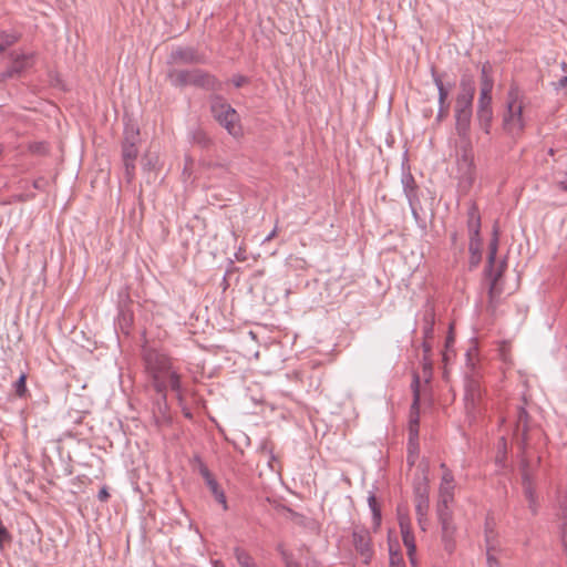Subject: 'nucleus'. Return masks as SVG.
I'll list each match as a JSON object with an SVG mask.
<instances>
[{"mask_svg":"<svg viewBox=\"0 0 567 567\" xmlns=\"http://www.w3.org/2000/svg\"><path fill=\"white\" fill-rule=\"evenodd\" d=\"M528 506H529L530 511L533 512V514L537 513V502L536 501H535V503H528Z\"/></svg>","mask_w":567,"mask_h":567,"instance_id":"nucleus-56","label":"nucleus"},{"mask_svg":"<svg viewBox=\"0 0 567 567\" xmlns=\"http://www.w3.org/2000/svg\"><path fill=\"white\" fill-rule=\"evenodd\" d=\"M456 527L455 525L441 526V542L444 550L452 555L456 549L455 539Z\"/></svg>","mask_w":567,"mask_h":567,"instance_id":"nucleus-19","label":"nucleus"},{"mask_svg":"<svg viewBox=\"0 0 567 567\" xmlns=\"http://www.w3.org/2000/svg\"><path fill=\"white\" fill-rule=\"evenodd\" d=\"M529 415L524 406H518L516 411V421L514 436L523 449L527 445L528 430H529Z\"/></svg>","mask_w":567,"mask_h":567,"instance_id":"nucleus-11","label":"nucleus"},{"mask_svg":"<svg viewBox=\"0 0 567 567\" xmlns=\"http://www.w3.org/2000/svg\"><path fill=\"white\" fill-rule=\"evenodd\" d=\"M485 81L494 82L493 79L488 75V65L484 64L482 68V76H481V84Z\"/></svg>","mask_w":567,"mask_h":567,"instance_id":"nucleus-49","label":"nucleus"},{"mask_svg":"<svg viewBox=\"0 0 567 567\" xmlns=\"http://www.w3.org/2000/svg\"><path fill=\"white\" fill-rule=\"evenodd\" d=\"M564 71L567 73V69H566V70H564Z\"/></svg>","mask_w":567,"mask_h":567,"instance_id":"nucleus-60","label":"nucleus"},{"mask_svg":"<svg viewBox=\"0 0 567 567\" xmlns=\"http://www.w3.org/2000/svg\"><path fill=\"white\" fill-rule=\"evenodd\" d=\"M16 76H18V74L13 72L12 66H9L6 71L0 73V82H6L7 80Z\"/></svg>","mask_w":567,"mask_h":567,"instance_id":"nucleus-45","label":"nucleus"},{"mask_svg":"<svg viewBox=\"0 0 567 567\" xmlns=\"http://www.w3.org/2000/svg\"><path fill=\"white\" fill-rule=\"evenodd\" d=\"M557 516L563 520L560 525L561 544L567 556V495L558 496V512Z\"/></svg>","mask_w":567,"mask_h":567,"instance_id":"nucleus-18","label":"nucleus"},{"mask_svg":"<svg viewBox=\"0 0 567 567\" xmlns=\"http://www.w3.org/2000/svg\"><path fill=\"white\" fill-rule=\"evenodd\" d=\"M197 461L199 463V474L204 478L207 487L209 488L212 495L215 497L216 502L220 504L223 508L226 511L228 506L226 495L223 488L219 486L218 482L215 480L208 467L199 458H197Z\"/></svg>","mask_w":567,"mask_h":567,"instance_id":"nucleus-9","label":"nucleus"},{"mask_svg":"<svg viewBox=\"0 0 567 567\" xmlns=\"http://www.w3.org/2000/svg\"><path fill=\"white\" fill-rule=\"evenodd\" d=\"M415 512L416 515H427L430 507L429 484L424 476L422 481L414 485Z\"/></svg>","mask_w":567,"mask_h":567,"instance_id":"nucleus-12","label":"nucleus"},{"mask_svg":"<svg viewBox=\"0 0 567 567\" xmlns=\"http://www.w3.org/2000/svg\"><path fill=\"white\" fill-rule=\"evenodd\" d=\"M140 142V131L134 125L125 127L124 140L122 142V161L124 174L130 183L135 175V161L138 155L137 143Z\"/></svg>","mask_w":567,"mask_h":567,"instance_id":"nucleus-5","label":"nucleus"},{"mask_svg":"<svg viewBox=\"0 0 567 567\" xmlns=\"http://www.w3.org/2000/svg\"><path fill=\"white\" fill-rule=\"evenodd\" d=\"M431 73H432L433 82L437 89L439 104H442V105L450 104L447 102V97H449L450 89L452 87V84L445 85L442 81V76L434 69H432Z\"/></svg>","mask_w":567,"mask_h":567,"instance_id":"nucleus-23","label":"nucleus"},{"mask_svg":"<svg viewBox=\"0 0 567 567\" xmlns=\"http://www.w3.org/2000/svg\"><path fill=\"white\" fill-rule=\"evenodd\" d=\"M16 394L20 398L24 396L27 393V377L25 374H21L19 379L14 383Z\"/></svg>","mask_w":567,"mask_h":567,"instance_id":"nucleus-37","label":"nucleus"},{"mask_svg":"<svg viewBox=\"0 0 567 567\" xmlns=\"http://www.w3.org/2000/svg\"><path fill=\"white\" fill-rule=\"evenodd\" d=\"M231 83L236 87H241L243 85L248 83V79L246 76H244V75H234L233 79H231Z\"/></svg>","mask_w":567,"mask_h":567,"instance_id":"nucleus-48","label":"nucleus"},{"mask_svg":"<svg viewBox=\"0 0 567 567\" xmlns=\"http://www.w3.org/2000/svg\"><path fill=\"white\" fill-rule=\"evenodd\" d=\"M476 120L484 133L489 134L493 121V110L476 111Z\"/></svg>","mask_w":567,"mask_h":567,"instance_id":"nucleus-28","label":"nucleus"},{"mask_svg":"<svg viewBox=\"0 0 567 567\" xmlns=\"http://www.w3.org/2000/svg\"><path fill=\"white\" fill-rule=\"evenodd\" d=\"M496 550H487L486 549V559H487V565L488 567H498V561L494 555Z\"/></svg>","mask_w":567,"mask_h":567,"instance_id":"nucleus-47","label":"nucleus"},{"mask_svg":"<svg viewBox=\"0 0 567 567\" xmlns=\"http://www.w3.org/2000/svg\"><path fill=\"white\" fill-rule=\"evenodd\" d=\"M456 240V233L452 235V241L454 243Z\"/></svg>","mask_w":567,"mask_h":567,"instance_id":"nucleus-58","label":"nucleus"},{"mask_svg":"<svg viewBox=\"0 0 567 567\" xmlns=\"http://www.w3.org/2000/svg\"><path fill=\"white\" fill-rule=\"evenodd\" d=\"M403 544H404V546L406 548L410 561H411L412 566L414 567L415 566L414 555H415V550H416V546H415V542H414V536L408 537L406 539H404Z\"/></svg>","mask_w":567,"mask_h":567,"instance_id":"nucleus-35","label":"nucleus"},{"mask_svg":"<svg viewBox=\"0 0 567 567\" xmlns=\"http://www.w3.org/2000/svg\"><path fill=\"white\" fill-rule=\"evenodd\" d=\"M235 557H236V560L238 563V565L243 564L244 561H248V560H251V556L245 551L244 549L237 547L235 548Z\"/></svg>","mask_w":567,"mask_h":567,"instance_id":"nucleus-39","label":"nucleus"},{"mask_svg":"<svg viewBox=\"0 0 567 567\" xmlns=\"http://www.w3.org/2000/svg\"><path fill=\"white\" fill-rule=\"evenodd\" d=\"M523 107L518 89L512 86L507 93L506 111L503 114V128L512 137L520 136L525 130Z\"/></svg>","mask_w":567,"mask_h":567,"instance_id":"nucleus-4","label":"nucleus"},{"mask_svg":"<svg viewBox=\"0 0 567 567\" xmlns=\"http://www.w3.org/2000/svg\"><path fill=\"white\" fill-rule=\"evenodd\" d=\"M29 150L34 154H44L48 152L47 144L43 142H34L30 144Z\"/></svg>","mask_w":567,"mask_h":567,"instance_id":"nucleus-42","label":"nucleus"},{"mask_svg":"<svg viewBox=\"0 0 567 567\" xmlns=\"http://www.w3.org/2000/svg\"><path fill=\"white\" fill-rule=\"evenodd\" d=\"M451 503H443L437 501L436 513L441 526L453 525L452 511L450 509Z\"/></svg>","mask_w":567,"mask_h":567,"instance_id":"nucleus-26","label":"nucleus"},{"mask_svg":"<svg viewBox=\"0 0 567 567\" xmlns=\"http://www.w3.org/2000/svg\"><path fill=\"white\" fill-rule=\"evenodd\" d=\"M143 359L152 386L159 396L158 404L166 406L167 390H178L182 375L174 369L171 358L157 350L145 349Z\"/></svg>","mask_w":567,"mask_h":567,"instance_id":"nucleus-1","label":"nucleus"},{"mask_svg":"<svg viewBox=\"0 0 567 567\" xmlns=\"http://www.w3.org/2000/svg\"><path fill=\"white\" fill-rule=\"evenodd\" d=\"M564 188H565V190H567V184L565 185V187H564Z\"/></svg>","mask_w":567,"mask_h":567,"instance_id":"nucleus-59","label":"nucleus"},{"mask_svg":"<svg viewBox=\"0 0 567 567\" xmlns=\"http://www.w3.org/2000/svg\"><path fill=\"white\" fill-rule=\"evenodd\" d=\"M476 86L474 78L470 74H463L460 81V92L457 95L474 100Z\"/></svg>","mask_w":567,"mask_h":567,"instance_id":"nucleus-24","label":"nucleus"},{"mask_svg":"<svg viewBox=\"0 0 567 567\" xmlns=\"http://www.w3.org/2000/svg\"><path fill=\"white\" fill-rule=\"evenodd\" d=\"M11 542V535L6 528V526L0 520V549L2 550L6 543Z\"/></svg>","mask_w":567,"mask_h":567,"instance_id":"nucleus-38","label":"nucleus"},{"mask_svg":"<svg viewBox=\"0 0 567 567\" xmlns=\"http://www.w3.org/2000/svg\"><path fill=\"white\" fill-rule=\"evenodd\" d=\"M481 399V388L476 380H470L466 383L465 389V401H466V409L474 410L476 406V403Z\"/></svg>","mask_w":567,"mask_h":567,"instance_id":"nucleus-21","label":"nucleus"},{"mask_svg":"<svg viewBox=\"0 0 567 567\" xmlns=\"http://www.w3.org/2000/svg\"><path fill=\"white\" fill-rule=\"evenodd\" d=\"M417 449L419 446L416 445V449H414L413 446H410V442L408 443V456H406V462L410 466H413L415 464V461H416V456H417Z\"/></svg>","mask_w":567,"mask_h":567,"instance_id":"nucleus-43","label":"nucleus"},{"mask_svg":"<svg viewBox=\"0 0 567 567\" xmlns=\"http://www.w3.org/2000/svg\"><path fill=\"white\" fill-rule=\"evenodd\" d=\"M402 186L405 197L409 202L411 212L415 218H417L416 205L420 203L417 195V185L412 174L406 173L402 176Z\"/></svg>","mask_w":567,"mask_h":567,"instance_id":"nucleus-14","label":"nucleus"},{"mask_svg":"<svg viewBox=\"0 0 567 567\" xmlns=\"http://www.w3.org/2000/svg\"><path fill=\"white\" fill-rule=\"evenodd\" d=\"M473 112H454L455 131L458 135V143H472L470 136L471 120Z\"/></svg>","mask_w":567,"mask_h":567,"instance_id":"nucleus-15","label":"nucleus"},{"mask_svg":"<svg viewBox=\"0 0 567 567\" xmlns=\"http://www.w3.org/2000/svg\"><path fill=\"white\" fill-rule=\"evenodd\" d=\"M193 142L203 148L208 147L212 144L210 137L203 130H196L192 134Z\"/></svg>","mask_w":567,"mask_h":567,"instance_id":"nucleus-31","label":"nucleus"},{"mask_svg":"<svg viewBox=\"0 0 567 567\" xmlns=\"http://www.w3.org/2000/svg\"><path fill=\"white\" fill-rule=\"evenodd\" d=\"M561 68H563V70H566L567 69V63L563 62L561 63ZM559 85L560 86H566L567 85V74L559 80Z\"/></svg>","mask_w":567,"mask_h":567,"instance_id":"nucleus-53","label":"nucleus"},{"mask_svg":"<svg viewBox=\"0 0 567 567\" xmlns=\"http://www.w3.org/2000/svg\"><path fill=\"white\" fill-rule=\"evenodd\" d=\"M276 235H277V228H274V229L271 230V233H270V234L265 238V240H264V241H269V240H271L272 238H275V236H276Z\"/></svg>","mask_w":567,"mask_h":567,"instance_id":"nucleus-54","label":"nucleus"},{"mask_svg":"<svg viewBox=\"0 0 567 567\" xmlns=\"http://www.w3.org/2000/svg\"><path fill=\"white\" fill-rule=\"evenodd\" d=\"M494 82L485 81L481 84L480 97L477 101V110H493L492 107V91H493Z\"/></svg>","mask_w":567,"mask_h":567,"instance_id":"nucleus-20","label":"nucleus"},{"mask_svg":"<svg viewBox=\"0 0 567 567\" xmlns=\"http://www.w3.org/2000/svg\"><path fill=\"white\" fill-rule=\"evenodd\" d=\"M417 439H419V429L415 427L413 424H410V427H409L410 446H413L414 449H416Z\"/></svg>","mask_w":567,"mask_h":567,"instance_id":"nucleus-40","label":"nucleus"},{"mask_svg":"<svg viewBox=\"0 0 567 567\" xmlns=\"http://www.w3.org/2000/svg\"><path fill=\"white\" fill-rule=\"evenodd\" d=\"M449 109H450V104H439V111H437V121H442L443 118H445L447 115H449Z\"/></svg>","mask_w":567,"mask_h":567,"instance_id":"nucleus-46","label":"nucleus"},{"mask_svg":"<svg viewBox=\"0 0 567 567\" xmlns=\"http://www.w3.org/2000/svg\"><path fill=\"white\" fill-rule=\"evenodd\" d=\"M400 527H401V534H402V540L406 539L408 537H412L414 536L411 528H410V524L408 520L401 518L400 519Z\"/></svg>","mask_w":567,"mask_h":567,"instance_id":"nucleus-41","label":"nucleus"},{"mask_svg":"<svg viewBox=\"0 0 567 567\" xmlns=\"http://www.w3.org/2000/svg\"><path fill=\"white\" fill-rule=\"evenodd\" d=\"M239 566H240V567H255V564H254V561H252V559H251V560H248V561H246V563L244 561V563H243V564H240Z\"/></svg>","mask_w":567,"mask_h":567,"instance_id":"nucleus-57","label":"nucleus"},{"mask_svg":"<svg viewBox=\"0 0 567 567\" xmlns=\"http://www.w3.org/2000/svg\"><path fill=\"white\" fill-rule=\"evenodd\" d=\"M467 230L470 240L482 239L481 238V215L476 204H471L467 210Z\"/></svg>","mask_w":567,"mask_h":567,"instance_id":"nucleus-16","label":"nucleus"},{"mask_svg":"<svg viewBox=\"0 0 567 567\" xmlns=\"http://www.w3.org/2000/svg\"><path fill=\"white\" fill-rule=\"evenodd\" d=\"M10 59L12 60V69H13V72H16L18 74V76L24 72L25 70L32 68L33 63H34V52H30V53H17V52H11L9 54Z\"/></svg>","mask_w":567,"mask_h":567,"instance_id":"nucleus-17","label":"nucleus"},{"mask_svg":"<svg viewBox=\"0 0 567 567\" xmlns=\"http://www.w3.org/2000/svg\"><path fill=\"white\" fill-rule=\"evenodd\" d=\"M369 507L373 515V520L375 525H379L381 522V509L377 503V497L374 494H370L368 497Z\"/></svg>","mask_w":567,"mask_h":567,"instance_id":"nucleus-34","label":"nucleus"},{"mask_svg":"<svg viewBox=\"0 0 567 567\" xmlns=\"http://www.w3.org/2000/svg\"><path fill=\"white\" fill-rule=\"evenodd\" d=\"M390 567H405L402 556L396 553H391Z\"/></svg>","mask_w":567,"mask_h":567,"instance_id":"nucleus-44","label":"nucleus"},{"mask_svg":"<svg viewBox=\"0 0 567 567\" xmlns=\"http://www.w3.org/2000/svg\"><path fill=\"white\" fill-rule=\"evenodd\" d=\"M454 112H473V100L457 95Z\"/></svg>","mask_w":567,"mask_h":567,"instance_id":"nucleus-32","label":"nucleus"},{"mask_svg":"<svg viewBox=\"0 0 567 567\" xmlns=\"http://www.w3.org/2000/svg\"><path fill=\"white\" fill-rule=\"evenodd\" d=\"M277 549L286 567H300L299 563L295 559L292 553L286 550L282 545H279Z\"/></svg>","mask_w":567,"mask_h":567,"instance_id":"nucleus-33","label":"nucleus"},{"mask_svg":"<svg viewBox=\"0 0 567 567\" xmlns=\"http://www.w3.org/2000/svg\"><path fill=\"white\" fill-rule=\"evenodd\" d=\"M167 78L172 85L175 87H183L194 85L206 91H212L214 94L223 90V82L215 75L202 70H177L172 69L167 73Z\"/></svg>","mask_w":567,"mask_h":567,"instance_id":"nucleus-2","label":"nucleus"},{"mask_svg":"<svg viewBox=\"0 0 567 567\" xmlns=\"http://www.w3.org/2000/svg\"><path fill=\"white\" fill-rule=\"evenodd\" d=\"M110 497V494L107 492V488L106 487H102L99 493H97V498L101 501V502H106Z\"/></svg>","mask_w":567,"mask_h":567,"instance_id":"nucleus-51","label":"nucleus"},{"mask_svg":"<svg viewBox=\"0 0 567 567\" xmlns=\"http://www.w3.org/2000/svg\"><path fill=\"white\" fill-rule=\"evenodd\" d=\"M172 391L175 393V396L178 402V406L181 408L183 415L186 419L192 420L193 412H192L190 408L186 404V401H185L186 389L184 388L183 383L182 382L179 383L178 390H172Z\"/></svg>","mask_w":567,"mask_h":567,"instance_id":"nucleus-27","label":"nucleus"},{"mask_svg":"<svg viewBox=\"0 0 567 567\" xmlns=\"http://www.w3.org/2000/svg\"><path fill=\"white\" fill-rule=\"evenodd\" d=\"M433 321L431 322H427L426 326L424 327V338L425 340H429L433 337Z\"/></svg>","mask_w":567,"mask_h":567,"instance_id":"nucleus-50","label":"nucleus"},{"mask_svg":"<svg viewBox=\"0 0 567 567\" xmlns=\"http://www.w3.org/2000/svg\"><path fill=\"white\" fill-rule=\"evenodd\" d=\"M19 38L16 33L0 32V53L18 42Z\"/></svg>","mask_w":567,"mask_h":567,"instance_id":"nucleus-30","label":"nucleus"},{"mask_svg":"<svg viewBox=\"0 0 567 567\" xmlns=\"http://www.w3.org/2000/svg\"><path fill=\"white\" fill-rule=\"evenodd\" d=\"M417 516V522H419V525L421 527L422 530H426V527H427V518H426V515H416Z\"/></svg>","mask_w":567,"mask_h":567,"instance_id":"nucleus-52","label":"nucleus"},{"mask_svg":"<svg viewBox=\"0 0 567 567\" xmlns=\"http://www.w3.org/2000/svg\"><path fill=\"white\" fill-rule=\"evenodd\" d=\"M423 350H424V353L427 354L430 351H431V346L429 343V340H425L423 342Z\"/></svg>","mask_w":567,"mask_h":567,"instance_id":"nucleus-55","label":"nucleus"},{"mask_svg":"<svg viewBox=\"0 0 567 567\" xmlns=\"http://www.w3.org/2000/svg\"><path fill=\"white\" fill-rule=\"evenodd\" d=\"M441 468H443L444 472L439 488V501L443 503H453L455 489L453 473L446 467L444 463L441 464Z\"/></svg>","mask_w":567,"mask_h":567,"instance_id":"nucleus-13","label":"nucleus"},{"mask_svg":"<svg viewBox=\"0 0 567 567\" xmlns=\"http://www.w3.org/2000/svg\"><path fill=\"white\" fill-rule=\"evenodd\" d=\"M485 545L488 551L497 550L496 533L488 519L485 523Z\"/></svg>","mask_w":567,"mask_h":567,"instance_id":"nucleus-29","label":"nucleus"},{"mask_svg":"<svg viewBox=\"0 0 567 567\" xmlns=\"http://www.w3.org/2000/svg\"><path fill=\"white\" fill-rule=\"evenodd\" d=\"M468 251L471 268L477 267L482 260V239L470 240Z\"/></svg>","mask_w":567,"mask_h":567,"instance_id":"nucleus-25","label":"nucleus"},{"mask_svg":"<svg viewBox=\"0 0 567 567\" xmlns=\"http://www.w3.org/2000/svg\"><path fill=\"white\" fill-rule=\"evenodd\" d=\"M352 542L364 564H369L373 555L370 533L364 528H357L352 533Z\"/></svg>","mask_w":567,"mask_h":567,"instance_id":"nucleus-10","label":"nucleus"},{"mask_svg":"<svg viewBox=\"0 0 567 567\" xmlns=\"http://www.w3.org/2000/svg\"><path fill=\"white\" fill-rule=\"evenodd\" d=\"M412 392H413V402L411 405V410L415 411V416L411 417L410 424H413L415 427L419 429V405H420V378L417 374L413 375L412 381Z\"/></svg>","mask_w":567,"mask_h":567,"instance_id":"nucleus-22","label":"nucleus"},{"mask_svg":"<svg viewBox=\"0 0 567 567\" xmlns=\"http://www.w3.org/2000/svg\"><path fill=\"white\" fill-rule=\"evenodd\" d=\"M523 485H524V493H525L526 498L528 499V503H535L536 494H535V491L532 486V483H530L527 474L524 475Z\"/></svg>","mask_w":567,"mask_h":567,"instance_id":"nucleus-36","label":"nucleus"},{"mask_svg":"<svg viewBox=\"0 0 567 567\" xmlns=\"http://www.w3.org/2000/svg\"><path fill=\"white\" fill-rule=\"evenodd\" d=\"M498 243L499 231L498 227L495 225L493 227L492 239L488 244L487 265L485 268V275L491 281L488 291L491 299H494L497 295H499V291L497 290V281L502 277L505 267V262L503 261L497 268H495Z\"/></svg>","mask_w":567,"mask_h":567,"instance_id":"nucleus-6","label":"nucleus"},{"mask_svg":"<svg viewBox=\"0 0 567 567\" xmlns=\"http://www.w3.org/2000/svg\"><path fill=\"white\" fill-rule=\"evenodd\" d=\"M209 107L214 120L223 126L234 138L243 137L244 130L240 123V116L237 111L219 94L209 96Z\"/></svg>","mask_w":567,"mask_h":567,"instance_id":"nucleus-3","label":"nucleus"},{"mask_svg":"<svg viewBox=\"0 0 567 567\" xmlns=\"http://www.w3.org/2000/svg\"><path fill=\"white\" fill-rule=\"evenodd\" d=\"M206 58L204 54L192 47H179L172 51L169 55V63L175 64H204Z\"/></svg>","mask_w":567,"mask_h":567,"instance_id":"nucleus-8","label":"nucleus"},{"mask_svg":"<svg viewBox=\"0 0 567 567\" xmlns=\"http://www.w3.org/2000/svg\"><path fill=\"white\" fill-rule=\"evenodd\" d=\"M457 174L460 184L470 188L475 181V164L472 143H458L456 146Z\"/></svg>","mask_w":567,"mask_h":567,"instance_id":"nucleus-7","label":"nucleus"}]
</instances>
